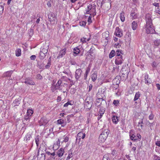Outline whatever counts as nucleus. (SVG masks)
<instances>
[{
    "instance_id": "1",
    "label": "nucleus",
    "mask_w": 160,
    "mask_h": 160,
    "mask_svg": "<svg viewBox=\"0 0 160 160\" xmlns=\"http://www.w3.org/2000/svg\"><path fill=\"white\" fill-rule=\"evenodd\" d=\"M96 7L95 5L92 6L91 4H89V5L87 6V8H86V12L85 13V14H90V16H91L92 14L94 17L96 15Z\"/></svg>"
},
{
    "instance_id": "2",
    "label": "nucleus",
    "mask_w": 160,
    "mask_h": 160,
    "mask_svg": "<svg viewBox=\"0 0 160 160\" xmlns=\"http://www.w3.org/2000/svg\"><path fill=\"white\" fill-rule=\"evenodd\" d=\"M48 18L49 20L52 25H54L57 23V20L54 13L52 12L50 13L48 15Z\"/></svg>"
},
{
    "instance_id": "3",
    "label": "nucleus",
    "mask_w": 160,
    "mask_h": 160,
    "mask_svg": "<svg viewBox=\"0 0 160 160\" xmlns=\"http://www.w3.org/2000/svg\"><path fill=\"white\" fill-rule=\"evenodd\" d=\"M109 132V131L108 129H105L103 130L102 133L99 136V139H101L102 142L104 141L107 138Z\"/></svg>"
},
{
    "instance_id": "4",
    "label": "nucleus",
    "mask_w": 160,
    "mask_h": 160,
    "mask_svg": "<svg viewBox=\"0 0 160 160\" xmlns=\"http://www.w3.org/2000/svg\"><path fill=\"white\" fill-rule=\"evenodd\" d=\"M146 32L148 34L153 33L155 32L152 24L146 25Z\"/></svg>"
},
{
    "instance_id": "5",
    "label": "nucleus",
    "mask_w": 160,
    "mask_h": 160,
    "mask_svg": "<svg viewBox=\"0 0 160 160\" xmlns=\"http://www.w3.org/2000/svg\"><path fill=\"white\" fill-rule=\"evenodd\" d=\"M133 130H131L130 132V139L132 140L135 141L137 140L138 138L141 139V136L139 134H138L137 136H135L133 133Z\"/></svg>"
},
{
    "instance_id": "6",
    "label": "nucleus",
    "mask_w": 160,
    "mask_h": 160,
    "mask_svg": "<svg viewBox=\"0 0 160 160\" xmlns=\"http://www.w3.org/2000/svg\"><path fill=\"white\" fill-rule=\"evenodd\" d=\"M146 25H149L152 24V21L151 19V15L149 13H148L146 15Z\"/></svg>"
},
{
    "instance_id": "7",
    "label": "nucleus",
    "mask_w": 160,
    "mask_h": 160,
    "mask_svg": "<svg viewBox=\"0 0 160 160\" xmlns=\"http://www.w3.org/2000/svg\"><path fill=\"white\" fill-rule=\"evenodd\" d=\"M82 72V70L80 68H78L76 70L75 72V78L77 80H78L80 78Z\"/></svg>"
},
{
    "instance_id": "8",
    "label": "nucleus",
    "mask_w": 160,
    "mask_h": 160,
    "mask_svg": "<svg viewBox=\"0 0 160 160\" xmlns=\"http://www.w3.org/2000/svg\"><path fill=\"white\" fill-rule=\"evenodd\" d=\"M106 103V101L102 98H98L96 99V105L97 106H100L102 103Z\"/></svg>"
},
{
    "instance_id": "9",
    "label": "nucleus",
    "mask_w": 160,
    "mask_h": 160,
    "mask_svg": "<svg viewBox=\"0 0 160 160\" xmlns=\"http://www.w3.org/2000/svg\"><path fill=\"white\" fill-rule=\"evenodd\" d=\"M66 50L67 48H64L63 49H62L59 51L57 58H58L62 57L65 54L66 52Z\"/></svg>"
},
{
    "instance_id": "10",
    "label": "nucleus",
    "mask_w": 160,
    "mask_h": 160,
    "mask_svg": "<svg viewBox=\"0 0 160 160\" xmlns=\"http://www.w3.org/2000/svg\"><path fill=\"white\" fill-rule=\"evenodd\" d=\"M86 136V134L85 133H83L82 132H80L77 134V138L76 139V141L78 140V139L79 141L81 139H83L85 138Z\"/></svg>"
},
{
    "instance_id": "11",
    "label": "nucleus",
    "mask_w": 160,
    "mask_h": 160,
    "mask_svg": "<svg viewBox=\"0 0 160 160\" xmlns=\"http://www.w3.org/2000/svg\"><path fill=\"white\" fill-rule=\"evenodd\" d=\"M114 33L116 36L118 37H121L122 36V31L118 27L116 28Z\"/></svg>"
},
{
    "instance_id": "12",
    "label": "nucleus",
    "mask_w": 160,
    "mask_h": 160,
    "mask_svg": "<svg viewBox=\"0 0 160 160\" xmlns=\"http://www.w3.org/2000/svg\"><path fill=\"white\" fill-rule=\"evenodd\" d=\"M24 83L31 85H34L35 84L34 82L30 78H26L25 80Z\"/></svg>"
},
{
    "instance_id": "13",
    "label": "nucleus",
    "mask_w": 160,
    "mask_h": 160,
    "mask_svg": "<svg viewBox=\"0 0 160 160\" xmlns=\"http://www.w3.org/2000/svg\"><path fill=\"white\" fill-rule=\"evenodd\" d=\"M48 122V121L45 117L42 118L39 121L40 126H45L47 124Z\"/></svg>"
},
{
    "instance_id": "14",
    "label": "nucleus",
    "mask_w": 160,
    "mask_h": 160,
    "mask_svg": "<svg viewBox=\"0 0 160 160\" xmlns=\"http://www.w3.org/2000/svg\"><path fill=\"white\" fill-rule=\"evenodd\" d=\"M116 59L115 60V64L117 65L121 64L122 63V56L120 57H115Z\"/></svg>"
},
{
    "instance_id": "15",
    "label": "nucleus",
    "mask_w": 160,
    "mask_h": 160,
    "mask_svg": "<svg viewBox=\"0 0 160 160\" xmlns=\"http://www.w3.org/2000/svg\"><path fill=\"white\" fill-rule=\"evenodd\" d=\"M64 152V149L62 148H60L57 151V155L59 157H61L63 155Z\"/></svg>"
},
{
    "instance_id": "16",
    "label": "nucleus",
    "mask_w": 160,
    "mask_h": 160,
    "mask_svg": "<svg viewBox=\"0 0 160 160\" xmlns=\"http://www.w3.org/2000/svg\"><path fill=\"white\" fill-rule=\"evenodd\" d=\"M48 45L44 46L43 47H41L40 52L47 54L48 52Z\"/></svg>"
},
{
    "instance_id": "17",
    "label": "nucleus",
    "mask_w": 160,
    "mask_h": 160,
    "mask_svg": "<svg viewBox=\"0 0 160 160\" xmlns=\"http://www.w3.org/2000/svg\"><path fill=\"white\" fill-rule=\"evenodd\" d=\"M92 102L87 101L85 104V106L87 109L90 110L92 107Z\"/></svg>"
},
{
    "instance_id": "18",
    "label": "nucleus",
    "mask_w": 160,
    "mask_h": 160,
    "mask_svg": "<svg viewBox=\"0 0 160 160\" xmlns=\"http://www.w3.org/2000/svg\"><path fill=\"white\" fill-rule=\"evenodd\" d=\"M140 96L141 93L139 92H138L136 93L133 99V101H135V103L136 104L137 103V102H136V101L138 100V99H139V97H140Z\"/></svg>"
},
{
    "instance_id": "19",
    "label": "nucleus",
    "mask_w": 160,
    "mask_h": 160,
    "mask_svg": "<svg viewBox=\"0 0 160 160\" xmlns=\"http://www.w3.org/2000/svg\"><path fill=\"white\" fill-rule=\"evenodd\" d=\"M90 68L91 67L89 65V66L86 68L85 73L84 75V78L85 80H86L87 79L88 75L90 72Z\"/></svg>"
},
{
    "instance_id": "20",
    "label": "nucleus",
    "mask_w": 160,
    "mask_h": 160,
    "mask_svg": "<svg viewBox=\"0 0 160 160\" xmlns=\"http://www.w3.org/2000/svg\"><path fill=\"white\" fill-rule=\"evenodd\" d=\"M58 124H61L62 127H64L66 125V122H65L64 120L59 119L57 120Z\"/></svg>"
},
{
    "instance_id": "21",
    "label": "nucleus",
    "mask_w": 160,
    "mask_h": 160,
    "mask_svg": "<svg viewBox=\"0 0 160 160\" xmlns=\"http://www.w3.org/2000/svg\"><path fill=\"white\" fill-rule=\"evenodd\" d=\"M148 75L146 74L145 75V82L146 83H150L151 82V80L150 78H148Z\"/></svg>"
},
{
    "instance_id": "22",
    "label": "nucleus",
    "mask_w": 160,
    "mask_h": 160,
    "mask_svg": "<svg viewBox=\"0 0 160 160\" xmlns=\"http://www.w3.org/2000/svg\"><path fill=\"white\" fill-rule=\"evenodd\" d=\"M112 121L115 124H117L118 122V118L117 116H113L112 117Z\"/></svg>"
},
{
    "instance_id": "23",
    "label": "nucleus",
    "mask_w": 160,
    "mask_h": 160,
    "mask_svg": "<svg viewBox=\"0 0 160 160\" xmlns=\"http://www.w3.org/2000/svg\"><path fill=\"white\" fill-rule=\"evenodd\" d=\"M128 72H127L126 73L125 72V73H122L120 78L122 80H126L128 78Z\"/></svg>"
},
{
    "instance_id": "24",
    "label": "nucleus",
    "mask_w": 160,
    "mask_h": 160,
    "mask_svg": "<svg viewBox=\"0 0 160 160\" xmlns=\"http://www.w3.org/2000/svg\"><path fill=\"white\" fill-rule=\"evenodd\" d=\"M138 23L134 21L132 22V27L133 30H135L138 27Z\"/></svg>"
},
{
    "instance_id": "25",
    "label": "nucleus",
    "mask_w": 160,
    "mask_h": 160,
    "mask_svg": "<svg viewBox=\"0 0 160 160\" xmlns=\"http://www.w3.org/2000/svg\"><path fill=\"white\" fill-rule=\"evenodd\" d=\"M73 55L76 56L80 52L79 49L77 47H75L73 49Z\"/></svg>"
},
{
    "instance_id": "26",
    "label": "nucleus",
    "mask_w": 160,
    "mask_h": 160,
    "mask_svg": "<svg viewBox=\"0 0 160 160\" xmlns=\"http://www.w3.org/2000/svg\"><path fill=\"white\" fill-rule=\"evenodd\" d=\"M68 152V154L66 158L67 160H69L73 156V154L72 153V150L71 149H70L69 150Z\"/></svg>"
},
{
    "instance_id": "27",
    "label": "nucleus",
    "mask_w": 160,
    "mask_h": 160,
    "mask_svg": "<svg viewBox=\"0 0 160 160\" xmlns=\"http://www.w3.org/2000/svg\"><path fill=\"white\" fill-rule=\"evenodd\" d=\"M120 18L121 21L123 22L125 20V17L124 16L125 13L123 12H122L120 14Z\"/></svg>"
},
{
    "instance_id": "28",
    "label": "nucleus",
    "mask_w": 160,
    "mask_h": 160,
    "mask_svg": "<svg viewBox=\"0 0 160 160\" xmlns=\"http://www.w3.org/2000/svg\"><path fill=\"white\" fill-rule=\"evenodd\" d=\"M102 37L103 38H105L106 40H108V38L109 37V32H106L103 33L102 34Z\"/></svg>"
},
{
    "instance_id": "29",
    "label": "nucleus",
    "mask_w": 160,
    "mask_h": 160,
    "mask_svg": "<svg viewBox=\"0 0 160 160\" xmlns=\"http://www.w3.org/2000/svg\"><path fill=\"white\" fill-rule=\"evenodd\" d=\"M87 55L89 58L90 59V61H92L95 57V54H87Z\"/></svg>"
},
{
    "instance_id": "30",
    "label": "nucleus",
    "mask_w": 160,
    "mask_h": 160,
    "mask_svg": "<svg viewBox=\"0 0 160 160\" xmlns=\"http://www.w3.org/2000/svg\"><path fill=\"white\" fill-rule=\"evenodd\" d=\"M46 54L40 52L39 53V58L41 59H43L46 56Z\"/></svg>"
},
{
    "instance_id": "31",
    "label": "nucleus",
    "mask_w": 160,
    "mask_h": 160,
    "mask_svg": "<svg viewBox=\"0 0 160 160\" xmlns=\"http://www.w3.org/2000/svg\"><path fill=\"white\" fill-rule=\"evenodd\" d=\"M12 74V72L11 71L6 72L3 74V76L4 77H10Z\"/></svg>"
},
{
    "instance_id": "32",
    "label": "nucleus",
    "mask_w": 160,
    "mask_h": 160,
    "mask_svg": "<svg viewBox=\"0 0 160 160\" xmlns=\"http://www.w3.org/2000/svg\"><path fill=\"white\" fill-rule=\"evenodd\" d=\"M15 53L17 56L18 57L21 56V49L19 48H17L15 51Z\"/></svg>"
},
{
    "instance_id": "33",
    "label": "nucleus",
    "mask_w": 160,
    "mask_h": 160,
    "mask_svg": "<svg viewBox=\"0 0 160 160\" xmlns=\"http://www.w3.org/2000/svg\"><path fill=\"white\" fill-rule=\"evenodd\" d=\"M104 112V110L103 109L100 108L99 110V114L98 115L100 116V117L99 118H98V119H99L102 116Z\"/></svg>"
},
{
    "instance_id": "34",
    "label": "nucleus",
    "mask_w": 160,
    "mask_h": 160,
    "mask_svg": "<svg viewBox=\"0 0 160 160\" xmlns=\"http://www.w3.org/2000/svg\"><path fill=\"white\" fill-rule=\"evenodd\" d=\"M97 78V74L96 73L94 72L91 75V79L92 81L95 82Z\"/></svg>"
},
{
    "instance_id": "35",
    "label": "nucleus",
    "mask_w": 160,
    "mask_h": 160,
    "mask_svg": "<svg viewBox=\"0 0 160 160\" xmlns=\"http://www.w3.org/2000/svg\"><path fill=\"white\" fill-rule=\"evenodd\" d=\"M115 53L116 54V56L115 57H120L121 56H122V55H121V54H122V51L121 50H117L116 51Z\"/></svg>"
},
{
    "instance_id": "36",
    "label": "nucleus",
    "mask_w": 160,
    "mask_h": 160,
    "mask_svg": "<svg viewBox=\"0 0 160 160\" xmlns=\"http://www.w3.org/2000/svg\"><path fill=\"white\" fill-rule=\"evenodd\" d=\"M74 102L72 101H68L67 103H65L64 105V107H67L68 105H72L73 104Z\"/></svg>"
},
{
    "instance_id": "37",
    "label": "nucleus",
    "mask_w": 160,
    "mask_h": 160,
    "mask_svg": "<svg viewBox=\"0 0 160 160\" xmlns=\"http://www.w3.org/2000/svg\"><path fill=\"white\" fill-rule=\"evenodd\" d=\"M64 87L62 85L60 87H59L58 88H57L58 90L61 91H63V92L65 93L66 92V90L67 92H68V90L67 89H66V90L65 91H64V89H63V87Z\"/></svg>"
},
{
    "instance_id": "38",
    "label": "nucleus",
    "mask_w": 160,
    "mask_h": 160,
    "mask_svg": "<svg viewBox=\"0 0 160 160\" xmlns=\"http://www.w3.org/2000/svg\"><path fill=\"white\" fill-rule=\"evenodd\" d=\"M110 155V154H105L102 160H110V158H109V156Z\"/></svg>"
},
{
    "instance_id": "39",
    "label": "nucleus",
    "mask_w": 160,
    "mask_h": 160,
    "mask_svg": "<svg viewBox=\"0 0 160 160\" xmlns=\"http://www.w3.org/2000/svg\"><path fill=\"white\" fill-rule=\"evenodd\" d=\"M115 54L116 53L115 51L113 50H112L109 54V58H111L115 56Z\"/></svg>"
},
{
    "instance_id": "40",
    "label": "nucleus",
    "mask_w": 160,
    "mask_h": 160,
    "mask_svg": "<svg viewBox=\"0 0 160 160\" xmlns=\"http://www.w3.org/2000/svg\"><path fill=\"white\" fill-rule=\"evenodd\" d=\"M33 113V111L31 109H28L27 110L26 115L31 116Z\"/></svg>"
},
{
    "instance_id": "41",
    "label": "nucleus",
    "mask_w": 160,
    "mask_h": 160,
    "mask_svg": "<svg viewBox=\"0 0 160 160\" xmlns=\"http://www.w3.org/2000/svg\"><path fill=\"white\" fill-rule=\"evenodd\" d=\"M20 103V101L18 99H16L13 102V104L14 106H18Z\"/></svg>"
},
{
    "instance_id": "42",
    "label": "nucleus",
    "mask_w": 160,
    "mask_h": 160,
    "mask_svg": "<svg viewBox=\"0 0 160 160\" xmlns=\"http://www.w3.org/2000/svg\"><path fill=\"white\" fill-rule=\"evenodd\" d=\"M62 81L61 79H59L55 86L58 88L62 85L61 84L62 83Z\"/></svg>"
},
{
    "instance_id": "43",
    "label": "nucleus",
    "mask_w": 160,
    "mask_h": 160,
    "mask_svg": "<svg viewBox=\"0 0 160 160\" xmlns=\"http://www.w3.org/2000/svg\"><path fill=\"white\" fill-rule=\"evenodd\" d=\"M119 103V100H114L113 102V104L116 107H118Z\"/></svg>"
},
{
    "instance_id": "44",
    "label": "nucleus",
    "mask_w": 160,
    "mask_h": 160,
    "mask_svg": "<svg viewBox=\"0 0 160 160\" xmlns=\"http://www.w3.org/2000/svg\"><path fill=\"white\" fill-rule=\"evenodd\" d=\"M129 70H128V68H127L126 69H125V70H124V68H122V70H121V72L122 73H122H125V72H128V74H129V73L130 72L129 71Z\"/></svg>"
},
{
    "instance_id": "45",
    "label": "nucleus",
    "mask_w": 160,
    "mask_h": 160,
    "mask_svg": "<svg viewBox=\"0 0 160 160\" xmlns=\"http://www.w3.org/2000/svg\"><path fill=\"white\" fill-rule=\"evenodd\" d=\"M37 18L36 16L35 15H32L31 17V20L29 22H31L32 23L34 22L35 21L34 19Z\"/></svg>"
},
{
    "instance_id": "46",
    "label": "nucleus",
    "mask_w": 160,
    "mask_h": 160,
    "mask_svg": "<svg viewBox=\"0 0 160 160\" xmlns=\"http://www.w3.org/2000/svg\"><path fill=\"white\" fill-rule=\"evenodd\" d=\"M58 90L57 88L54 86H52L51 87V90L52 92H53L56 90Z\"/></svg>"
},
{
    "instance_id": "47",
    "label": "nucleus",
    "mask_w": 160,
    "mask_h": 160,
    "mask_svg": "<svg viewBox=\"0 0 160 160\" xmlns=\"http://www.w3.org/2000/svg\"><path fill=\"white\" fill-rule=\"evenodd\" d=\"M130 15L132 17V18L135 19L137 18V16L134 12H131Z\"/></svg>"
},
{
    "instance_id": "48",
    "label": "nucleus",
    "mask_w": 160,
    "mask_h": 160,
    "mask_svg": "<svg viewBox=\"0 0 160 160\" xmlns=\"http://www.w3.org/2000/svg\"><path fill=\"white\" fill-rule=\"evenodd\" d=\"M29 34L30 37H31L33 34V30L31 28L29 31Z\"/></svg>"
},
{
    "instance_id": "49",
    "label": "nucleus",
    "mask_w": 160,
    "mask_h": 160,
    "mask_svg": "<svg viewBox=\"0 0 160 160\" xmlns=\"http://www.w3.org/2000/svg\"><path fill=\"white\" fill-rule=\"evenodd\" d=\"M143 119H142L141 120V121L138 122V126H140L141 128H142L143 127V125H142V124L143 123Z\"/></svg>"
},
{
    "instance_id": "50",
    "label": "nucleus",
    "mask_w": 160,
    "mask_h": 160,
    "mask_svg": "<svg viewBox=\"0 0 160 160\" xmlns=\"http://www.w3.org/2000/svg\"><path fill=\"white\" fill-rule=\"evenodd\" d=\"M4 5H0V14H1L3 12Z\"/></svg>"
},
{
    "instance_id": "51",
    "label": "nucleus",
    "mask_w": 160,
    "mask_h": 160,
    "mask_svg": "<svg viewBox=\"0 0 160 160\" xmlns=\"http://www.w3.org/2000/svg\"><path fill=\"white\" fill-rule=\"evenodd\" d=\"M55 155H56V154H55V152H54L52 153L51 154V156H50V158L51 159H55V157H54V156Z\"/></svg>"
},
{
    "instance_id": "52",
    "label": "nucleus",
    "mask_w": 160,
    "mask_h": 160,
    "mask_svg": "<svg viewBox=\"0 0 160 160\" xmlns=\"http://www.w3.org/2000/svg\"><path fill=\"white\" fill-rule=\"evenodd\" d=\"M86 22L85 21H82L80 22V25L82 26H84L86 25Z\"/></svg>"
},
{
    "instance_id": "53",
    "label": "nucleus",
    "mask_w": 160,
    "mask_h": 160,
    "mask_svg": "<svg viewBox=\"0 0 160 160\" xmlns=\"http://www.w3.org/2000/svg\"><path fill=\"white\" fill-rule=\"evenodd\" d=\"M30 137L31 136L29 134H27V135L26 136V137L24 138V140H26V141L29 140Z\"/></svg>"
},
{
    "instance_id": "54",
    "label": "nucleus",
    "mask_w": 160,
    "mask_h": 160,
    "mask_svg": "<svg viewBox=\"0 0 160 160\" xmlns=\"http://www.w3.org/2000/svg\"><path fill=\"white\" fill-rule=\"evenodd\" d=\"M154 44L156 46H158L160 44V41H154Z\"/></svg>"
},
{
    "instance_id": "55",
    "label": "nucleus",
    "mask_w": 160,
    "mask_h": 160,
    "mask_svg": "<svg viewBox=\"0 0 160 160\" xmlns=\"http://www.w3.org/2000/svg\"><path fill=\"white\" fill-rule=\"evenodd\" d=\"M31 116H29L26 115H25L24 117V119L26 121H29L30 118Z\"/></svg>"
},
{
    "instance_id": "56",
    "label": "nucleus",
    "mask_w": 160,
    "mask_h": 160,
    "mask_svg": "<svg viewBox=\"0 0 160 160\" xmlns=\"http://www.w3.org/2000/svg\"><path fill=\"white\" fill-rule=\"evenodd\" d=\"M39 139L38 137H37L35 138V142L37 146H38L39 144Z\"/></svg>"
},
{
    "instance_id": "57",
    "label": "nucleus",
    "mask_w": 160,
    "mask_h": 160,
    "mask_svg": "<svg viewBox=\"0 0 160 160\" xmlns=\"http://www.w3.org/2000/svg\"><path fill=\"white\" fill-rule=\"evenodd\" d=\"M155 12L158 13L160 15V9L159 8H157L155 9Z\"/></svg>"
},
{
    "instance_id": "58",
    "label": "nucleus",
    "mask_w": 160,
    "mask_h": 160,
    "mask_svg": "<svg viewBox=\"0 0 160 160\" xmlns=\"http://www.w3.org/2000/svg\"><path fill=\"white\" fill-rule=\"evenodd\" d=\"M88 54H94L93 53V50L92 49V48H91L90 50L88 52Z\"/></svg>"
},
{
    "instance_id": "59",
    "label": "nucleus",
    "mask_w": 160,
    "mask_h": 160,
    "mask_svg": "<svg viewBox=\"0 0 160 160\" xmlns=\"http://www.w3.org/2000/svg\"><path fill=\"white\" fill-rule=\"evenodd\" d=\"M153 118L154 115L152 113H151L149 116V119L150 120H152L153 119Z\"/></svg>"
},
{
    "instance_id": "60",
    "label": "nucleus",
    "mask_w": 160,
    "mask_h": 160,
    "mask_svg": "<svg viewBox=\"0 0 160 160\" xmlns=\"http://www.w3.org/2000/svg\"><path fill=\"white\" fill-rule=\"evenodd\" d=\"M153 158L155 160H157L160 158V157L156 155H153Z\"/></svg>"
},
{
    "instance_id": "61",
    "label": "nucleus",
    "mask_w": 160,
    "mask_h": 160,
    "mask_svg": "<svg viewBox=\"0 0 160 160\" xmlns=\"http://www.w3.org/2000/svg\"><path fill=\"white\" fill-rule=\"evenodd\" d=\"M37 78L38 79L40 80L42 79V77L41 75L40 74H38L37 75Z\"/></svg>"
},
{
    "instance_id": "62",
    "label": "nucleus",
    "mask_w": 160,
    "mask_h": 160,
    "mask_svg": "<svg viewBox=\"0 0 160 160\" xmlns=\"http://www.w3.org/2000/svg\"><path fill=\"white\" fill-rule=\"evenodd\" d=\"M152 5L155 6L156 7H157V8H159V3H157L156 2H154L152 4Z\"/></svg>"
},
{
    "instance_id": "63",
    "label": "nucleus",
    "mask_w": 160,
    "mask_h": 160,
    "mask_svg": "<svg viewBox=\"0 0 160 160\" xmlns=\"http://www.w3.org/2000/svg\"><path fill=\"white\" fill-rule=\"evenodd\" d=\"M36 58V56L35 55H32L30 57V58L31 60H34Z\"/></svg>"
},
{
    "instance_id": "64",
    "label": "nucleus",
    "mask_w": 160,
    "mask_h": 160,
    "mask_svg": "<svg viewBox=\"0 0 160 160\" xmlns=\"http://www.w3.org/2000/svg\"><path fill=\"white\" fill-rule=\"evenodd\" d=\"M51 64L50 63L48 62L47 64L45 66L46 68V69L49 68L51 65Z\"/></svg>"
}]
</instances>
